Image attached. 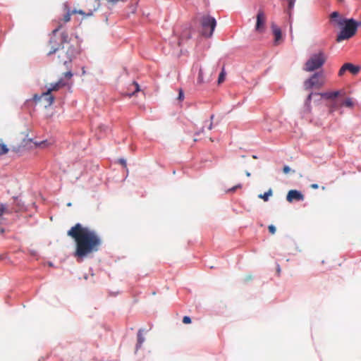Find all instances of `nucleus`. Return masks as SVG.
Listing matches in <instances>:
<instances>
[{"label":"nucleus","instance_id":"c85d7f7f","mask_svg":"<svg viewBox=\"0 0 361 361\" xmlns=\"http://www.w3.org/2000/svg\"><path fill=\"white\" fill-rule=\"evenodd\" d=\"M107 3H109V4H111V5H114L116 4V3H118V1H126V0H106Z\"/></svg>","mask_w":361,"mask_h":361},{"label":"nucleus","instance_id":"aec40b11","mask_svg":"<svg viewBox=\"0 0 361 361\" xmlns=\"http://www.w3.org/2000/svg\"><path fill=\"white\" fill-rule=\"evenodd\" d=\"M204 82V78H203V72L202 69L200 68L198 73V77H197V83L201 85Z\"/></svg>","mask_w":361,"mask_h":361},{"label":"nucleus","instance_id":"f3484780","mask_svg":"<svg viewBox=\"0 0 361 361\" xmlns=\"http://www.w3.org/2000/svg\"><path fill=\"white\" fill-rule=\"evenodd\" d=\"M130 89L133 90V92L131 94H129L130 96L132 94H134L135 92L140 91V86L136 82H133L130 85Z\"/></svg>","mask_w":361,"mask_h":361},{"label":"nucleus","instance_id":"b1692460","mask_svg":"<svg viewBox=\"0 0 361 361\" xmlns=\"http://www.w3.org/2000/svg\"><path fill=\"white\" fill-rule=\"evenodd\" d=\"M241 188V185L240 184H238V185H236L235 186H233V188L228 189L226 192H234L236 189L238 188Z\"/></svg>","mask_w":361,"mask_h":361},{"label":"nucleus","instance_id":"f03ea898","mask_svg":"<svg viewBox=\"0 0 361 361\" xmlns=\"http://www.w3.org/2000/svg\"><path fill=\"white\" fill-rule=\"evenodd\" d=\"M61 30V25H59L52 31L47 47H49L48 55L58 53L59 63L65 66L70 64L72 60L79 54V49L73 44H71V38L66 32H62L60 36L58 32Z\"/></svg>","mask_w":361,"mask_h":361},{"label":"nucleus","instance_id":"bb28decb","mask_svg":"<svg viewBox=\"0 0 361 361\" xmlns=\"http://www.w3.org/2000/svg\"><path fill=\"white\" fill-rule=\"evenodd\" d=\"M268 229L269 233L272 235L276 233V227L274 225H269Z\"/></svg>","mask_w":361,"mask_h":361},{"label":"nucleus","instance_id":"9b49d317","mask_svg":"<svg viewBox=\"0 0 361 361\" xmlns=\"http://www.w3.org/2000/svg\"><path fill=\"white\" fill-rule=\"evenodd\" d=\"M304 200V195L298 190H290L288 191L286 200L288 202H293V201H302Z\"/></svg>","mask_w":361,"mask_h":361},{"label":"nucleus","instance_id":"7c9ffc66","mask_svg":"<svg viewBox=\"0 0 361 361\" xmlns=\"http://www.w3.org/2000/svg\"><path fill=\"white\" fill-rule=\"evenodd\" d=\"M339 17V13L336 11H334L331 14V19H334V18H338Z\"/></svg>","mask_w":361,"mask_h":361},{"label":"nucleus","instance_id":"39448f33","mask_svg":"<svg viewBox=\"0 0 361 361\" xmlns=\"http://www.w3.org/2000/svg\"><path fill=\"white\" fill-rule=\"evenodd\" d=\"M327 56L323 51L312 54L304 65L303 70L312 72L320 68L326 61Z\"/></svg>","mask_w":361,"mask_h":361},{"label":"nucleus","instance_id":"6ab92c4d","mask_svg":"<svg viewBox=\"0 0 361 361\" xmlns=\"http://www.w3.org/2000/svg\"><path fill=\"white\" fill-rule=\"evenodd\" d=\"M8 152L7 146L3 143H0V156L6 154Z\"/></svg>","mask_w":361,"mask_h":361},{"label":"nucleus","instance_id":"423d86ee","mask_svg":"<svg viewBox=\"0 0 361 361\" xmlns=\"http://www.w3.org/2000/svg\"><path fill=\"white\" fill-rule=\"evenodd\" d=\"M201 24L202 27V35L210 37L216 25V20L209 16H205L202 18Z\"/></svg>","mask_w":361,"mask_h":361},{"label":"nucleus","instance_id":"412c9836","mask_svg":"<svg viewBox=\"0 0 361 361\" xmlns=\"http://www.w3.org/2000/svg\"><path fill=\"white\" fill-rule=\"evenodd\" d=\"M226 73L224 71V69L223 68L221 72L220 73L218 78V83L221 84L225 80Z\"/></svg>","mask_w":361,"mask_h":361},{"label":"nucleus","instance_id":"f257e3e1","mask_svg":"<svg viewBox=\"0 0 361 361\" xmlns=\"http://www.w3.org/2000/svg\"><path fill=\"white\" fill-rule=\"evenodd\" d=\"M67 235L75 243L73 255L78 262L92 256L102 246V240L98 233L79 223L72 226Z\"/></svg>","mask_w":361,"mask_h":361},{"label":"nucleus","instance_id":"6e6552de","mask_svg":"<svg viewBox=\"0 0 361 361\" xmlns=\"http://www.w3.org/2000/svg\"><path fill=\"white\" fill-rule=\"evenodd\" d=\"M73 77V73L71 71H68L63 74V78H60L56 82L51 83L48 87L49 92L58 91L61 88L69 85V81Z\"/></svg>","mask_w":361,"mask_h":361},{"label":"nucleus","instance_id":"ddd939ff","mask_svg":"<svg viewBox=\"0 0 361 361\" xmlns=\"http://www.w3.org/2000/svg\"><path fill=\"white\" fill-rule=\"evenodd\" d=\"M345 68H347V71H349L354 75L357 74L360 71L359 66H354L353 64L350 63H345Z\"/></svg>","mask_w":361,"mask_h":361},{"label":"nucleus","instance_id":"20e7f679","mask_svg":"<svg viewBox=\"0 0 361 361\" xmlns=\"http://www.w3.org/2000/svg\"><path fill=\"white\" fill-rule=\"evenodd\" d=\"M87 6L88 7H90L87 12H85L82 10H68L67 13L64 15L63 18L58 22V25H59V23H61L62 27L63 23L69 22L71 20V16L73 14H80L84 16L85 17L92 16L93 15V13L97 11L100 7L99 0H90L87 2Z\"/></svg>","mask_w":361,"mask_h":361},{"label":"nucleus","instance_id":"e433bc0d","mask_svg":"<svg viewBox=\"0 0 361 361\" xmlns=\"http://www.w3.org/2000/svg\"><path fill=\"white\" fill-rule=\"evenodd\" d=\"M252 276L251 275L246 276L245 281H248L252 280Z\"/></svg>","mask_w":361,"mask_h":361},{"label":"nucleus","instance_id":"58836bf2","mask_svg":"<svg viewBox=\"0 0 361 361\" xmlns=\"http://www.w3.org/2000/svg\"><path fill=\"white\" fill-rule=\"evenodd\" d=\"M246 176H247V177L250 176V173L247 171V172H246Z\"/></svg>","mask_w":361,"mask_h":361},{"label":"nucleus","instance_id":"c9c22d12","mask_svg":"<svg viewBox=\"0 0 361 361\" xmlns=\"http://www.w3.org/2000/svg\"><path fill=\"white\" fill-rule=\"evenodd\" d=\"M276 272H277L278 275H280V273H281V267H280V266H279V265H277Z\"/></svg>","mask_w":361,"mask_h":361},{"label":"nucleus","instance_id":"4468645a","mask_svg":"<svg viewBox=\"0 0 361 361\" xmlns=\"http://www.w3.org/2000/svg\"><path fill=\"white\" fill-rule=\"evenodd\" d=\"M340 92L338 91L326 92L323 94H317L318 95H321L324 97L326 99H334L339 95Z\"/></svg>","mask_w":361,"mask_h":361},{"label":"nucleus","instance_id":"1a4fd4ad","mask_svg":"<svg viewBox=\"0 0 361 361\" xmlns=\"http://www.w3.org/2000/svg\"><path fill=\"white\" fill-rule=\"evenodd\" d=\"M267 16L262 9H259L256 16L255 31L259 33H263L266 27Z\"/></svg>","mask_w":361,"mask_h":361},{"label":"nucleus","instance_id":"cd10ccee","mask_svg":"<svg viewBox=\"0 0 361 361\" xmlns=\"http://www.w3.org/2000/svg\"><path fill=\"white\" fill-rule=\"evenodd\" d=\"M183 99H184L183 91L181 89H180L179 90V94H178V99L180 100V101H182V100H183Z\"/></svg>","mask_w":361,"mask_h":361},{"label":"nucleus","instance_id":"4be33fe9","mask_svg":"<svg viewBox=\"0 0 361 361\" xmlns=\"http://www.w3.org/2000/svg\"><path fill=\"white\" fill-rule=\"evenodd\" d=\"M343 105L347 106V107H352L353 106V102L351 100V99L348 98V99H346L344 102H343Z\"/></svg>","mask_w":361,"mask_h":361},{"label":"nucleus","instance_id":"393cba45","mask_svg":"<svg viewBox=\"0 0 361 361\" xmlns=\"http://www.w3.org/2000/svg\"><path fill=\"white\" fill-rule=\"evenodd\" d=\"M346 71L347 68H345V64H343L338 71V75L342 76Z\"/></svg>","mask_w":361,"mask_h":361},{"label":"nucleus","instance_id":"f704fd0d","mask_svg":"<svg viewBox=\"0 0 361 361\" xmlns=\"http://www.w3.org/2000/svg\"><path fill=\"white\" fill-rule=\"evenodd\" d=\"M310 187L312 188V189H317L319 188V185L316 183H313L310 185Z\"/></svg>","mask_w":361,"mask_h":361},{"label":"nucleus","instance_id":"a211bd4d","mask_svg":"<svg viewBox=\"0 0 361 361\" xmlns=\"http://www.w3.org/2000/svg\"><path fill=\"white\" fill-rule=\"evenodd\" d=\"M144 341H145V338H144V337L142 335L141 329H140L138 333H137V348H140L142 345V344L144 342Z\"/></svg>","mask_w":361,"mask_h":361},{"label":"nucleus","instance_id":"0eeeda50","mask_svg":"<svg viewBox=\"0 0 361 361\" xmlns=\"http://www.w3.org/2000/svg\"><path fill=\"white\" fill-rule=\"evenodd\" d=\"M324 84V77L322 73H316L305 81L304 87L305 90H310L313 87L320 88Z\"/></svg>","mask_w":361,"mask_h":361},{"label":"nucleus","instance_id":"c756f323","mask_svg":"<svg viewBox=\"0 0 361 361\" xmlns=\"http://www.w3.org/2000/svg\"><path fill=\"white\" fill-rule=\"evenodd\" d=\"M295 0H288V8L292 9L294 6Z\"/></svg>","mask_w":361,"mask_h":361},{"label":"nucleus","instance_id":"7ed1b4c3","mask_svg":"<svg viewBox=\"0 0 361 361\" xmlns=\"http://www.w3.org/2000/svg\"><path fill=\"white\" fill-rule=\"evenodd\" d=\"M337 23L339 26L343 27L341 32L337 35V42H341L353 37L357 32L358 26L361 25V23H358L353 18H339L337 20Z\"/></svg>","mask_w":361,"mask_h":361},{"label":"nucleus","instance_id":"f8f14e48","mask_svg":"<svg viewBox=\"0 0 361 361\" xmlns=\"http://www.w3.org/2000/svg\"><path fill=\"white\" fill-rule=\"evenodd\" d=\"M273 35L274 36V44L277 46L283 42L282 33L281 29L274 23L271 25Z\"/></svg>","mask_w":361,"mask_h":361},{"label":"nucleus","instance_id":"9d476101","mask_svg":"<svg viewBox=\"0 0 361 361\" xmlns=\"http://www.w3.org/2000/svg\"><path fill=\"white\" fill-rule=\"evenodd\" d=\"M51 93V92H49V90H47V92L42 93L40 96L37 94L35 95L34 100L35 102H40L41 100H43L45 107L50 106L54 101V97Z\"/></svg>","mask_w":361,"mask_h":361},{"label":"nucleus","instance_id":"72a5a7b5","mask_svg":"<svg viewBox=\"0 0 361 361\" xmlns=\"http://www.w3.org/2000/svg\"><path fill=\"white\" fill-rule=\"evenodd\" d=\"M119 163L121 164L124 167L126 166V161L123 159H119Z\"/></svg>","mask_w":361,"mask_h":361},{"label":"nucleus","instance_id":"473e14b6","mask_svg":"<svg viewBox=\"0 0 361 361\" xmlns=\"http://www.w3.org/2000/svg\"><path fill=\"white\" fill-rule=\"evenodd\" d=\"M46 141H43L36 145L39 147H44L46 145Z\"/></svg>","mask_w":361,"mask_h":361},{"label":"nucleus","instance_id":"2eb2a0df","mask_svg":"<svg viewBox=\"0 0 361 361\" xmlns=\"http://www.w3.org/2000/svg\"><path fill=\"white\" fill-rule=\"evenodd\" d=\"M273 194L272 190L270 188L269 190L264 194H259L258 195V197L260 199H262L264 202H267L269 197L271 196Z\"/></svg>","mask_w":361,"mask_h":361},{"label":"nucleus","instance_id":"5701e85b","mask_svg":"<svg viewBox=\"0 0 361 361\" xmlns=\"http://www.w3.org/2000/svg\"><path fill=\"white\" fill-rule=\"evenodd\" d=\"M7 212V209L6 206L4 204H1L0 205V217L5 213Z\"/></svg>","mask_w":361,"mask_h":361},{"label":"nucleus","instance_id":"dca6fc26","mask_svg":"<svg viewBox=\"0 0 361 361\" xmlns=\"http://www.w3.org/2000/svg\"><path fill=\"white\" fill-rule=\"evenodd\" d=\"M313 95L312 93H310L307 97V99L305 101V111L306 113H310L311 111V106H310V102H311V99H312V96Z\"/></svg>","mask_w":361,"mask_h":361},{"label":"nucleus","instance_id":"4c0bfd02","mask_svg":"<svg viewBox=\"0 0 361 361\" xmlns=\"http://www.w3.org/2000/svg\"><path fill=\"white\" fill-rule=\"evenodd\" d=\"M212 128V123L211 122L208 126V129L211 130Z\"/></svg>","mask_w":361,"mask_h":361},{"label":"nucleus","instance_id":"a878e982","mask_svg":"<svg viewBox=\"0 0 361 361\" xmlns=\"http://www.w3.org/2000/svg\"><path fill=\"white\" fill-rule=\"evenodd\" d=\"M183 322L185 324H188L191 323V319L188 316H185L183 318Z\"/></svg>","mask_w":361,"mask_h":361},{"label":"nucleus","instance_id":"ea45409f","mask_svg":"<svg viewBox=\"0 0 361 361\" xmlns=\"http://www.w3.org/2000/svg\"><path fill=\"white\" fill-rule=\"evenodd\" d=\"M340 1H343V0H339Z\"/></svg>","mask_w":361,"mask_h":361},{"label":"nucleus","instance_id":"2f4dec72","mask_svg":"<svg viewBox=\"0 0 361 361\" xmlns=\"http://www.w3.org/2000/svg\"><path fill=\"white\" fill-rule=\"evenodd\" d=\"M290 171V169L289 166H285L283 168V171L284 173H289Z\"/></svg>","mask_w":361,"mask_h":361}]
</instances>
